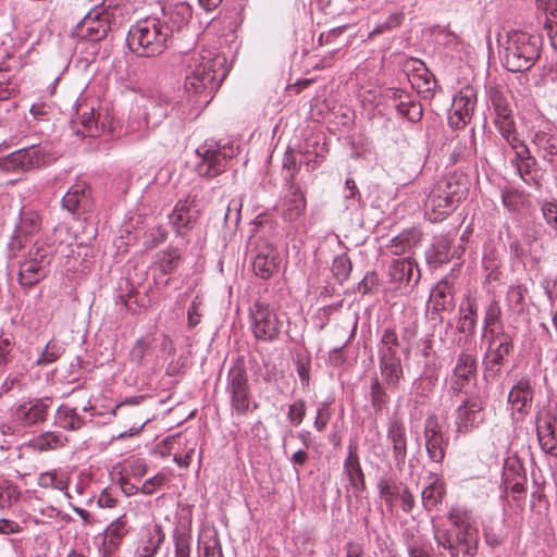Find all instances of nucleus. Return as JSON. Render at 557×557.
I'll return each mask as SVG.
<instances>
[{"mask_svg": "<svg viewBox=\"0 0 557 557\" xmlns=\"http://www.w3.org/2000/svg\"><path fill=\"white\" fill-rule=\"evenodd\" d=\"M468 185L467 176L458 172L438 180L424 201V211L429 220L440 222L449 215L466 198Z\"/></svg>", "mask_w": 557, "mask_h": 557, "instance_id": "obj_1", "label": "nucleus"}, {"mask_svg": "<svg viewBox=\"0 0 557 557\" xmlns=\"http://www.w3.org/2000/svg\"><path fill=\"white\" fill-rule=\"evenodd\" d=\"M127 46L133 53L141 58H154L162 54L172 44L170 30L157 15L147 16L131 26Z\"/></svg>", "mask_w": 557, "mask_h": 557, "instance_id": "obj_2", "label": "nucleus"}, {"mask_svg": "<svg viewBox=\"0 0 557 557\" xmlns=\"http://www.w3.org/2000/svg\"><path fill=\"white\" fill-rule=\"evenodd\" d=\"M542 39L539 35L520 29L506 33L503 62L510 72H525L540 59Z\"/></svg>", "mask_w": 557, "mask_h": 557, "instance_id": "obj_3", "label": "nucleus"}, {"mask_svg": "<svg viewBox=\"0 0 557 557\" xmlns=\"http://www.w3.org/2000/svg\"><path fill=\"white\" fill-rule=\"evenodd\" d=\"M237 153L238 146L233 143L206 141L196 150L198 161L195 170L201 177L214 178L226 171Z\"/></svg>", "mask_w": 557, "mask_h": 557, "instance_id": "obj_4", "label": "nucleus"}, {"mask_svg": "<svg viewBox=\"0 0 557 557\" xmlns=\"http://www.w3.org/2000/svg\"><path fill=\"white\" fill-rule=\"evenodd\" d=\"M221 64L219 58H211L209 52H194L187 60L185 88L196 94L216 90L215 66Z\"/></svg>", "mask_w": 557, "mask_h": 557, "instance_id": "obj_5", "label": "nucleus"}, {"mask_svg": "<svg viewBox=\"0 0 557 557\" xmlns=\"http://www.w3.org/2000/svg\"><path fill=\"white\" fill-rule=\"evenodd\" d=\"M398 347L395 330L386 327L379 345V361L382 377L388 387H397L404 374Z\"/></svg>", "mask_w": 557, "mask_h": 557, "instance_id": "obj_6", "label": "nucleus"}, {"mask_svg": "<svg viewBox=\"0 0 557 557\" xmlns=\"http://www.w3.org/2000/svg\"><path fill=\"white\" fill-rule=\"evenodd\" d=\"M113 12L101 4L89 10L74 27L72 35L79 41L98 42L103 40L111 29Z\"/></svg>", "mask_w": 557, "mask_h": 557, "instance_id": "obj_7", "label": "nucleus"}, {"mask_svg": "<svg viewBox=\"0 0 557 557\" xmlns=\"http://www.w3.org/2000/svg\"><path fill=\"white\" fill-rule=\"evenodd\" d=\"M51 262L50 247L36 243L28 256L20 262L18 282L25 288H30L42 281Z\"/></svg>", "mask_w": 557, "mask_h": 557, "instance_id": "obj_8", "label": "nucleus"}, {"mask_svg": "<svg viewBox=\"0 0 557 557\" xmlns=\"http://www.w3.org/2000/svg\"><path fill=\"white\" fill-rule=\"evenodd\" d=\"M226 393L235 414L246 416L250 411L251 393L247 371L243 361H236L228 370Z\"/></svg>", "mask_w": 557, "mask_h": 557, "instance_id": "obj_9", "label": "nucleus"}, {"mask_svg": "<svg viewBox=\"0 0 557 557\" xmlns=\"http://www.w3.org/2000/svg\"><path fill=\"white\" fill-rule=\"evenodd\" d=\"M478 360L476 356L468 349H462L451 370L449 389L454 394H471V387L476 385Z\"/></svg>", "mask_w": 557, "mask_h": 557, "instance_id": "obj_10", "label": "nucleus"}, {"mask_svg": "<svg viewBox=\"0 0 557 557\" xmlns=\"http://www.w3.org/2000/svg\"><path fill=\"white\" fill-rule=\"evenodd\" d=\"M490 101L495 112V125L506 143L512 148H518V136L516 124L512 116V110L506 96L497 88H491L488 91Z\"/></svg>", "mask_w": 557, "mask_h": 557, "instance_id": "obj_11", "label": "nucleus"}, {"mask_svg": "<svg viewBox=\"0 0 557 557\" xmlns=\"http://www.w3.org/2000/svg\"><path fill=\"white\" fill-rule=\"evenodd\" d=\"M486 338L488 341V348L483 360L484 374L486 377H495L500 373L507 356L512 351L513 341L512 336L505 331H500L497 335Z\"/></svg>", "mask_w": 557, "mask_h": 557, "instance_id": "obj_12", "label": "nucleus"}, {"mask_svg": "<svg viewBox=\"0 0 557 557\" xmlns=\"http://www.w3.org/2000/svg\"><path fill=\"white\" fill-rule=\"evenodd\" d=\"M253 246L252 270L258 277L269 280L280 270V252L265 238L256 239Z\"/></svg>", "mask_w": 557, "mask_h": 557, "instance_id": "obj_13", "label": "nucleus"}, {"mask_svg": "<svg viewBox=\"0 0 557 557\" xmlns=\"http://www.w3.org/2000/svg\"><path fill=\"white\" fill-rule=\"evenodd\" d=\"M251 330L257 339L272 342L280 332L282 322L267 304L256 302L250 310Z\"/></svg>", "mask_w": 557, "mask_h": 557, "instance_id": "obj_14", "label": "nucleus"}, {"mask_svg": "<svg viewBox=\"0 0 557 557\" xmlns=\"http://www.w3.org/2000/svg\"><path fill=\"white\" fill-rule=\"evenodd\" d=\"M51 398H30L12 408V422L16 426L30 428L46 421Z\"/></svg>", "mask_w": 557, "mask_h": 557, "instance_id": "obj_15", "label": "nucleus"}, {"mask_svg": "<svg viewBox=\"0 0 557 557\" xmlns=\"http://www.w3.org/2000/svg\"><path fill=\"white\" fill-rule=\"evenodd\" d=\"M200 214L198 193L191 189L184 199H180L170 214V222L178 234L191 230Z\"/></svg>", "mask_w": 557, "mask_h": 557, "instance_id": "obj_16", "label": "nucleus"}, {"mask_svg": "<svg viewBox=\"0 0 557 557\" xmlns=\"http://www.w3.org/2000/svg\"><path fill=\"white\" fill-rule=\"evenodd\" d=\"M389 283L395 289L407 294L420 280V270L410 257L394 259L388 268Z\"/></svg>", "mask_w": 557, "mask_h": 557, "instance_id": "obj_17", "label": "nucleus"}, {"mask_svg": "<svg viewBox=\"0 0 557 557\" xmlns=\"http://www.w3.org/2000/svg\"><path fill=\"white\" fill-rule=\"evenodd\" d=\"M423 436L430 461L441 465L446 455L449 438L445 436L436 414H430L424 422Z\"/></svg>", "mask_w": 557, "mask_h": 557, "instance_id": "obj_18", "label": "nucleus"}, {"mask_svg": "<svg viewBox=\"0 0 557 557\" xmlns=\"http://www.w3.org/2000/svg\"><path fill=\"white\" fill-rule=\"evenodd\" d=\"M307 199L299 185H285V193L276 205V210L284 222L293 224L305 215Z\"/></svg>", "mask_w": 557, "mask_h": 557, "instance_id": "obj_19", "label": "nucleus"}, {"mask_svg": "<svg viewBox=\"0 0 557 557\" xmlns=\"http://www.w3.org/2000/svg\"><path fill=\"white\" fill-rule=\"evenodd\" d=\"M386 437L392 447L393 460L397 470L401 471L407 459V431L403 419L394 413L387 422Z\"/></svg>", "mask_w": 557, "mask_h": 557, "instance_id": "obj_20", "label": "nucleus"}, {"mask_svg": "<svg viewBox=\"0 0 557 557\" xmlns=\"http://www.w3.org/2000/svg\"><path fill=\"white\" fill-rule=\"evenodd\" d=\"M45 153L39 146L16 150L0 162V168L5 172H25L35 169L44 162Z\"/></svg>", "mask_w": 557, "mask_h": 557, "instance_id": "obj_21", "label": "nucleus"}, {"mask_svg": "<svg viewBox=\"0 0 557 557\" xmlns=\"http://www.w3.org/2000/svg\"><path fill=\"white\" fill-rule=\"evenodd\" d=\"M534 397V386L528 376H522L516 381L509 391L507 403L512 414H519L523 418L532 408Z\"/></svg>", "mask_w": 557, "mask_h": 557, "instance_id": "obj_22", "label": "nucleus"}, {"mask_svg": "<svg viewBox=\"0 0 557 557\" xmlns=\"http://www.w3.org/2000/svg\"><path fill=\"white\" fill-rule=\"evenodd\" d=\"M193 9L187 2H174L162 7L159 21L170 30V37L181 32L189 23Z\"/></svg>", "mask_w": 557, "mask_h": 557, "instance_id": "obj_23", "label": "nucleus"}, {"mask_svg": "<svg viewBox=\"0 0 557 557\" xmlns=\"http://www.w3.org/2000/svg\"><path fill=\"white\" fill-rule=\"evenodd\" d=\"M62 206L74 215L81 216L92 209L90 188L85 182L71 186L62 198Z\"/></svg>", "mask_w": 557, "mask_h": 557, "instance_id": "obj_24", "label": "nucleus"}, {"mask_svg": "<svg viewBox=\"0 0 557 557\" xmlns=\"http://www.w3.org/2000/svg\"><path fill=\"white\" fill-rule=\"evenodd\" d=\"M483 401L479 395L469 394L457 408V423L459 431L478 426L483 422Z\"/></svg>", "mask_w": 557, "mask_h": 557, "instance_id": "obj_25", "label": "nucleus"}, {"mask_svg": "<svg viewBox=\"0 0 557 557\" xmlns=\"http://www.w3.org/2000/svg\"><path fill=\"white\" fill-rule=\"evenodd\" d=\"M536 433L541 448L557 457V417L549 412L536 417Z\"/></svg>", "mask_w": 557, "mask_h": 557, "instance_id": "obj_26", "label": "nucleus"}, {"mask_svg": "<svg viewBox=\"0 0 557 557\" xmlns=\"http://www.w3.org/2000/svg\"><path fill=\"white\" fill-rule=\"evenodd\" d=\"M41 223L37 212L28 209H22L20 222L15 228L9 248L10 250H20L25 246L26 237L36 234L40 230Z\"/></svg>", "mask_w": 557, "mask_h": 557, "instance_id": "obj_27", "label": "nucleus"}, {"mask_svg": "<svg viewBox=\"0 0 557 557\" xmlns=\"http://www.w3.org/2000/svg\"><path fill=\"white\" fill-rule=\"evenodd\" d=\"M344 474L349 485L352 487L355 495H359L366 490L364 473L359 460L357 445L354 443L348 445V454L344 460Z\"/></svg>", "mask_w": 557, "mask_h": 557, "instance_id": "obj_28", "label": "nucleus"}, {"mask_svg": "<svg viewBox=\"0 0 557 557\" xmlns=\"http://www.w3.org/2000/svg\"><path fill=\"white\" fill-rule=\"evenodd\" d=\"M516 150L517 171L524 183L539 188L541 186L536 161L530 156L528 147L518 138Z\"/></svg>", "mask_w": 557, "mask_h": 557, "instance_id": "obj_29", "label": "nucleus"}, {"mask_svg": "<svg viewBox=\"0 0 557 557\" xmlns=\"http://www.w3.org/2000/svg\"><path fill=\"white\" fill-rule=\"evenodd\" d=\"M479 306L474 298L465 297L458 308L457 331L473 336L478 323Z\"/></svg>", "mask_w": 557, "mask_h": 557, "instance_id": "obj_30", "label": "nucleus"}, {"mask_svg": "<svg viewBox=\"0 0 557 557\" xmlns=\"http://www.w3.org/2000/svg\"><path fill=\"white\" fill-rule=\"evenodd\" d=\"M127 517L122 515L113 520L104 530L103 556L110 557L121 545L124 536L128 533Z\"/></svg>", "mask_w": 557, "mask_h": 557, "instance_id": "obj_31", "label": "nucleus"}, {"mask_svg": "<svg viewBox=\"0 0 557 557\" xmlns=\"http://www.w3.org/2000/svg\"><path fill=\"white\" fill-rule=\"evenodd\" d=\"M165 540V534L160 524L148 528L137 546L134 557H156L160 546Z\"/></svg>", "mask_w": 557, "mask_h": 557, "instance_id": "obj_32", "label": "nucleus"}, {"mask_svg": "<svg viewBox=\"0 0 557 557\" xmlns=\"http://www.w3.org/2000/svg\"><path fill=\"white\" fill-rule=\"evenodd\" d=\"M429 484L422 490L421 499L425 510L432 511L443 500L446 494L444 480L437 473H430Z\"/></svg>", "mask_w": 557, "mask_h": 557, "instance_id": "obj_33", "label": "nucleus"}, {"mask_svg": "<svg viewBox=\"0 0 557 557\" xmlns=\"http://www.w3.org/2000/svg\"><path fill=\"white\" fill-rule=\"evenodd\" d=\"M430 301L436 312L448 311L454 308V288L447 281H441L431 292Z\"/></svg>", "mask_w": 557, "mask_h": 557, "instance_id": "obj_34", "label": "nucleus"}, {"mask_svg": "<svg viewBox=\"0 0 557 557\" xmlns=\"http://www.w3.org/2000/svg\"><path fill=\"white\" fill-rule=\"evenodd\" d=\"M170 107V102L163 98L149 100L144 116L147 127L154 128L160 125L168 116Z\"/></svg>", "mask_w": 557, "mask_h": 557, "instance_id": "obj_35", "label": "nucleus"}, {"mask_svg": "<svg viewBox=\"0 0 557 557\" xmlns=\"http://www.w3.org/2000/svg\"><path fill=\"white\" fill-rule=\"evenodd\" d=\"M54 424L64 430L76 431L85 424V419L77 413L75 408L63 404L57 409Z\"/></svg>", "mask_w": 557, "mask_h": 557, "instance_id": "obj_36", "label": "nucleus"}, {"mask_svg": "<svg viewBox=\"0 0 557 557\" xmlns=\"http://www.w3.org/2000/svg\"><path fill=\"white\" fill-rule=\"evenodd\" d=\"M476 104V90L473 86L467 85L462 87L455 96L453 101V110L466 116H472Z\"/></svg>", "mask_w": 557, "mask_h": 557, "instance_id": "obj_37", "label": "nucleus"}, {"mask_svg": "<svg viewBox=\"0 0 557 557\" xmlns=\"http://www.w3.org/2000/svg\"><path fill=\"white\" fill-rule=\"evenodd\" d=\"M66 442V437L62 434L48 431L34 437L30 441L29 446L33 448V450L42 453L61 448L65 445Z\"/></svg>", "mask_w": 557, "mask_h": 557, "instance_id": "obj_38", "label": "nucleus"}, {"mask_svg": "<svg viewBox=\"0 0 557 557\" xmlns=\"http://www.w3.org/2000/svg\"><path fill=\"white\" fill-rule=\"evenodd\" d=\"M182 261L178 248L169 247L156 256V264L163 274H172L176 271Z\"/></svg>", "mask_w": 557, "mask_h": 557, "instance_id": "obj_39", "label": "nucleus"}, {"mask_svg": "<svg viewBox=\"0 0 557 557\" xmlns=\"http://www.w3.org/2000/svg\"><path fill=\"white\" fill-rule=\"evenodd\" d=\"M78 123L82 126V129H77L76 134L82 135L83 137H97L100 134L98 123L95 120V112L92 107L81 106L78 111Z\"/></svg>", "mask_w": 557, "mask_h": 557, "instance_id": "obj_40", "label": "nucleus"}, {"mask_svg": "<svg viewBox=\"0 0 557 557\" xmlns=\"http://www.w3.org/2000/svg\"><path fill=\"white\" fill-rule=\"evenodd\" d=\"M533 145L543 152V158L553 160L557 156V135L545 132L536 131L532 138Z\"/></svg>", "mask_w": 557, "mask_h": 557, "instance_id": "obj_41", "label": "nucleus"}, {"mask_svg": "<svg viewBox=\"0 0 557 557\" xmlns=\"http://www.w3.org/2000/svg\"><path fill=\"white\" fill-rule=\"evenodd\" d=\"M502 307L496 298H492L484 309L483 337L495 336V325L500 322Z\"/></svg>", "mask_w": 557, "mask_h": 557, "instance_id": "obj_42", "label": "nucleus"}, {"mask_svg": "<svg viewBox=\"0 0 557 557\" xmlns=\"http://www.w3.org/2000/svg\"><path fill=\"white\" fill-rule=\"evenodd\" d=\"M154 341L151 334L138 338L129 351L131 361L137 366H143L145 358L152 355Z\"/></svg>", "mask_w": 557, "mask_h": 557, "instance_id": "obj_43", "label": "nucleus"}, {"mask_svg": "<svg viewBox=\"0 0 557 557\" xmlns=\"http://www.w3.org/2000/svg\"><path fill=\"white\" fill-rule=\"evenodd\" d=\"M429 263L443 264L450 259V240L446 237L438 238L426 252Z\"/></svg>", "mask_w": 557, "mask_h": 557, "instance_id": "obj_44", "label": "nucleus"}, {"mask_svg": "<svg viewBox=\"0 0 557 557\" xmlns=\"http://www.w3.org/2000/svg\"><path fill=\"white\" fill-rule=\"evenodd\" d=\"M395 108L403 117L410 122H418L423 115L421 103L412 100L410 96L407 99H400V102L395 103Z\"/></svg>", "mask_w": 557, "mask_h": 557, "instance_id": "obj_45", "label": "nucleus"}, {"mask_svg": "<svg viewBox=\"0 0 557 557\" xmlns=\"http://www.w3.org/2000/svg\"><path fill=\"white\" fill-rule=\"evenodd\" d=\"M37 483L40 487H50L61 492H66L69 485L67 479L59 474L57 470L40 473Z\"/></svg>", "mask_w": 557, "mask_h": 557, "instance_id": "obj_46", "label": "nucleus"}, {"mask_svg": "<svg viewBox=\"0 0 557 557\" xmlns=\"http://www.w3.org/2000/svg\"><path fill=\"white\" fill-rule=\"evenodd\" d=\"M377 491L385 505L392 509L394 506V498L398 496L400 491L396 482L391 478H381L377 482Z\"/></svg>", "mask_w": 557, "mask_h": 557, "instance_id": "obj_47", "label": "nucleus"}, {"mask_svg": "<svg viewBox=\"0 0 557 557\" xmlns=\"http://www.w3.org/2000/svg\"><path fill=\"white\" fill-rule=\"evenodd\" d=\"M126 293H121L116 297V302L123 304L128 310L135 311L136 308L144 307L143 299L138 297V289L128 281H125Z\"/></svg>", "mask_w": 557, "mask_h": 557, "instance_id": "obj_48", "label": "nucleus"}, {"mask_svg": "<svg viewBox=\"0 0 557 557\" xmlns=\"http://www.w3.org/2000/svg\"><path fill=\"white\" fill-rule=\"evenodd\" d=\"M174 557H190L191 535L184 530H175L173 533Z\"/></svg>", "mask_w": 557, "mask_h": 557, "instance_id": "obj_49", "label": "nucleus"}, {"mask_svg": "<svg viewBox=\"0 0 557 557\" xmlns=\"http://www.w3.org/2000/svg\"><path fill=\"white\" fill-rule=\"evenodd\" d=\"M370 401L373 409L377 412L383 410L388 401L389 397L385 392L384 387L379 382L377 377L372 379L370 385Z\"/></svg>", "mask_w": 557, "mask_h": 557, "instance_id": "obj_50", "label": "nucleus"}, {"mask_svg": "<svg viewBox=\"0 0 557 557\" xmlns=\"http://www.w3.org/2000/svg\"><path fill=\"white\" fill-rule=\"evenodd\" d=\"M414 244V236L411 232H404L389 240L387 248L395 256H400L410 250Z\"/></svg>", "mask_w": 557, "mask_h": 557, "instance_id": "obj_51", "label": "nucleus"}, {"mask_svg": "<svg viewBox=\"0 0 557 557\" xmlns=\"http://www.w3.org/2000/svg\"><path fill=\"white\" fill-rule=\"evenodd\" d=\"M350 271L351 261L346 255H339L334 259L332 272L339 283L345 282L349 277Z\"/></svg>", "mask_w": 557, "mask_h": 557, "instance_id": "obj_52", "label": "nucleus"}, {"mask_svg": "<svg viewBox=\"0 0 557 557\" xmlns=\"http://www.w3.org/2000/svg\"><path fill=\"white\" fill-rule=\"evenodd\" d=\"M63 354V348L55 342H49L36 360L37 366H47L57 361Z\"/></svg>", "mask_w": 557, "mask_h": 557, "instance_id": "obj_53", "label": "nucleus"}, {"mask_svg": "<svg viewBox=\"0 0 557 557\" xmlns=\"http://www.w3.org/2000/svg\"><path fill=\"white\" fill-rule=\"evenodd\" d=\"M525 202L524 195L516 189H507L503 193L504 206L512 212H517L522 209Z\"/></svg>", "mask_w": 557, "mask_h": 557, "instance_id": "obj_54", "label": "nucleus"}, {"mask_svg": "<svg viewBox=\"0 0 557 557\" xmlns=\"http://www.w3.org/2000/svg\"><path fill=\"white\" fill-rule=\"evenodd\" d=\"M283 169L285 171V174H284L285 185H289V184L297 185L295 183V177L299 171V166L297 164V161H296V158H295L293 151L285 152L284 158H283Z\"/></svg>", "mask_w": 557, "mask_h": 557, "instance_id": "obj_55", "label": "nucleus"}, {"mask_svg": "<svg viewBox=\"0 0 557 557\" xmlns=\"http://www.w3.org/2000/svg\"><path fill=\"white\" fill-rule=\"evenodd\" d=\"M520 476L527 478L525 471L519 461H511L505 466L503 472L504 485H508L515 481L519 482L518 478Z\"/></svg>", "mask_w": 557, "mask_h": 557, "instance_id": "obj_56", "label": "nucleus"}, {"mask_svg": "<svg viewBox=\"0 0 557 557\" xmlns=\"http://www.w3.org/2000/svg\"><path fill=\"white\" fill-rule=\"evenodd\" d=\"M527 292V287L521 284L511 285L507 292V300L509 305L518 310H521L524 304Z\"/></svg>", "mask_w": 557, "mask_h": 557, "instance_id": "obj_57", "label": "nucleus"}, {"mask_svg": "<svg viewBox=\"0 0 557 557\" xmlns=\"http://www.w3.org/2000/svg\"><path fill=\"white\" fill-rule=\"evenodd\" d=\"M305 416L306 405L302 399H298L289 405L287 418L293 425H299L304 421Z\"/></svg>", "mask_w": 557, "mask_h": 557, "instance_id": "obj_58", "label": "nucleus"}, {"mask_svg": "<svg viewBox=\"0 0 557 557\" xmlns=\"http://www.w3.org/2000/svg\"><path fill=\"white\" fill-rule=\"evenodd\" d=\"M29 112L37 121H49L54 112V107L48 102H36L30 107Z\"/></svg>", "mask_w": 557, "mask_h": 557, "instance_id": "obj_59", "label": "nucleus"}, {"mask_svg": "<svg viewBox=\"0 0 557 557\" xmlns=\"http://www.w3.org/2000/svg\"><path fill=\"white\" fill-rule=\"evenodd\" d=\"M458 545L462 548L465 557H474L478 550V536H466L461 534L456 535Z\"/></svg>", "mask_w": 557, "mask_h": 557, "instance_id": "obj_60", "label": "nucleus"}, {"mask_svg": "<svg viewBox=\"0 0 557 557\" xmlns=\"http://www.w3.org/2000/svg\"><path fill=\"white\" fill-rule=\"evenodd\" d=\"M310 358L302 355H297L295 359L296 371L302 385H309L310 381Z\"/></svg>", "mask_w": 557, "mask_h": 557, "instance_id": "obj_61", "label": "nucleus"}, {"mask_svg": "<svg viewBox=\"0 0 557 557\" xmlns=\"http://www.w3.org/2000/svg\"><path fill=\"white\" fill-rule=\"evenodd\" d=\"M242 201L240 199H232L228 202L227 210L224 215L225 224L228 223L237 226L240 220Z\"/></svg>", "mask_w": 557, "mask_h": 557, "instance_id": "obj_62", "label": "nucleus"}, {"mask_svg": "<svg viewBox=\"0 0 557 557\" xmlns=\"http://www.w3.org/2000/svg\"><path fill=\"white\" fill-rule=\"evenodd\" d=\"M329 403L323 401L319 404L317 409V417L314 420V428L317 431L322 432L326 428L329 420L331 418V410L329 407Z\"/></svg>", "mask_w": 557, "mask_h": 557, "instance_id": "obj_63", "label": "nucleus"}, {"mask_svg": "<svg viewBox=\"0 0 557 557\" xmlns=\"http://www.w3.org/2000/svg\"><path fill=\"white\" fill-rule=\"evenodd\" d=\"M542 213L546 223L557 231V202L547 201L542 206Z\"/></svg>", "mask_w": 557, "mask_h": 557, "instance_id": "obj_64", "label": "nucleus"}]
</instances>
